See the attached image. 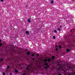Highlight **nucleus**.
<instances>
[{
    "instance_id": "32",
    "label": "nucleus",
    "mask_w": 75,
    "mask_h": 75,
    "mask_svg": "<svg viewBox=\"0 0 75 75\" xmlns=\"http://www.w3.org/2000/svg\"><path fill=\"white\" fill-rule=\"evenodd\" d=\"M68 75H71L70 74H69Z\"/></svg>"
},
{
    "instance_id": "6",
    "label": "nucleus",
    "mask_w": 75,
    "mask_h": 75,
    "mask_svg": "<svg viewBox=\"0 0 75 75\" xmlns=\"http://www.w3.org/2000/svg\"><path fill=\"white\" fill-rule=\"evenodd\" d=\"M25 33H26V34L27 35H28L29 34V32H28V31H26Z\"/></svg>"
},
{
    "instance_id": "12",
    "label": "nucleus",
    "mask_w": 75,
    "mask_h": 75,
    "mask_svg": "<svg viewBox=\"0 0 75 75\" xmlns=\"http://www.w3.org/2000/svg\"><path fill=\"white\" fill-rule=\"evenodd\" d=\"M57 31L56 30H54V33H57Z\"/></svg>"
},
{
    "instance_id": "30",
    "label": "nucleus",
    "mask_w": 75,
    "mask_h": 75,
    "mask_svg": "<svg viewBox=\"0 0 75 75\" xmlns=\"http://www.w3.org/2000/svg\"><path fill=\"white\" fill-rule=\"evenodd\" d=\"M58 75H61V74H59Z\"/></svg>"
},
{
    "instance_id": "18",
    "label": "nucleus",
    "mask_w": 75,
    "mask_h": 75,
    "mask_svg": "<svg viewBox=\"0 0 75 75\" xmlns=\"http://www.w3.org/2000/svg\"><path fill=\"white\" fill-rule=\"evenodd\" d=\"M2 74H3V75H6V74H5V73H4V72H3Z\"/></svg>"
},
{
    "instance_id": "28",
    "label": "nucleus",
    "mask_w": 75,
    "mask_h": 75,
    "mask_svg": "<svg viewBox=\"0 0 75 75\" xmlns=\"http://www.w3.org/2000/svg\"><path fill=\"white\" fill-rule=\"evenodd\" d=\"M56 47H58V46L57 45H56Z\"/></svg>"
},
{
    "instance_id": "10",
    "label": "nucleus",
    "mask_w": 75,
    "mask_h": 75,
    "mask_svg": "<svg viewBox=\"0 0 75 75\" xmlns=\"http://www.w3.org/2000/svg\"><path fill=\"white\" fill-rule=\"evenodd\" d=\"M66 51H67V52H69V51H70V50H69V49H67Z\"/></svg>"
},
{
    "instance_id": "31",
    "label": "nucleus",
    "mask_w": 75,
    "mask_h": 75,
    "mask_svg": "<svg viewBox=\"0 0 75 75\" xmlns=\"http://www.w3.org/2000/svg\"><path fill=\"white\" fill-rule=\"evenodd\" d=\"M59 28H61V26H60V27H59Z\"/></svg>"
},
{
    "instance_id": "21",
    "label": "nucleus",
    "mask_w": 75,
    "mask_h": 75,
    "mask_svg": "<svg viewBox=\"0 0 75 75\" xmlns=\"http://www.w3.org/2000/svg\"><path fill=\"white\" fill-rule=\"evenodd\" d=\"M32 57H34V54H32Z\"/></svg>"
},
{
    "instance_id": "29",
    "label": "nucleus",
    "mask_w": 75,
    "mask_h": 75,
    "mask_svg": "<svg viewBox=\"0 0 75 75\" xmlns=\"http://www.w3.org/2000/svg\"><path fill=\"white\" fill-rule=\"evenodd\" d=\"M26 7L27 8V7H28V6H26Z\"/></svg>"
},
{
    "instance_id": "24",
    "label": "nucleus",
    "mask_w": 75,
    "mask_h": 75,
    "mask_svg": "<svg viewBox=\"0 0 75 75\" xmlns=\"http://www.w3.org/2000/svg\"><path fill=\"white\" fill-rule=\"evenodd\" d=\"M33 60H35V58H33Z\"/></svg>"
},
{
    "instance_id": "27",
    "label": "nucleus",
    "mask_w": 75,
    "mask_h": 75,
    "mask_svg": "<svg viewBox=\"0 0 75 75\" xmlns=\"http://www.w3.org/2000/svg\"><path fill=\"white\" fill-rule=\"evenodd\" d=\"M10 74L11 75H12V74H11V73H10Z\"/></svg>"
},
{
    "instance_id": "25",
    "label": "nucleus",
    "mask_w": 75,
    "mask_h": 75,
    "mask_svg": "<svg viewBox=\"0 0 75 75\" xmlns=\"http://www.w3.org/2000/svg\"><path fill=\"white\" fill-rule=\"evenodd\" d=\"M1 42V40L0 39V42Z\"/></svg>"
},
{
    "instance_id": "23",
    "label": "nucleus",
    "mask_w": 75,
    "mask_h": 75,
    "mask_svg": "<svg viewBox=\"0 0 75 75\" xmlns=\"http://www.w3.org/2000/svg\"><path fill=\"white\" fill-rule=\"evenodd\" d=\"M3 1H4V0H1V2Z\"/></svg>"
},
{
    "instance_id": "5",
    "label": "nucleus",
    "mask_w": 75,
    "mask_h": 75,
    "mask_svg": "<svg viewBox=\"0 0 75 75\" xmlns=\"http://www.w3.org/2000/svg\"><path fill=\"white\" fill-rule=\"evenodd\" d=\"M54 59H55V56H53L52 58V61H53L54 60Z\"/></svg>"
},
{
    "instance_id": "1",
    "label": "nucleus",
    "mask_w": 75,
    "mask_h": 75,
    "mask_svg": "<svg viewBox=\"0 0 75 75\" xmlns=\"http://www.w3.org/2000/svg\"><path fill=\"white\" fill-rule=\"evenodd\" d=\"M44 64L45 65H46V66H45V68L46 69H47V68H49V66L48 65V64L47 63H44Z\"/></svg>"
},
{
    "instance_id": "26",
    "label": "nucleus",
    "mask_w": 75,
    "mask_h": 75,
    "mask_svg": "<svg viewBox=\"0 0 75 75\" xmlns=\"http://www.w3.org/2000/svg\"><path fill=\"white\" fill-rule=\"evenodd\" d=\"M70 31H71V32H72V30H71Z\"/></svg>"
},
{
    "instance_id": "11",
    "label": "nucleus",
    "mask_w": 75,
    "mask_h": 75,
    "mask_svg": "<svg viewBox=\"0 0 75 75\" xmlns=\"http://www.w3.org/2000/svg\"><path fill=\"white\" fill-rule=\"evenodd\" d=\"M27 54L28 55H30V53L29 52H27Z\"/></svg>"
},
{
    "instance_id": "4",
    "label": "nucleus",
    "mask_w": 75,
    "mask_h": 75,
    "mask_svg": "<svg viewBox=\"0 0 75 75\" xmlns=\"http://www.w3.org/2000/svg\"><path fill=\"white\" fill-rule=\"evenodd\" d=\"M30 67V65H28V67H26V68L27 70H29V67Z\"/></svg>"
},
{
    "instance_id": "16",
    "label": "nucleus",
    "mask_w": 75,
    "mask_h": 75,
    "mask_svg": "<svg viewBox=\"0 0 75 75\" xmlns=\"http://www.w3.org/2000/svg\"><path fill=\"white\" fill-rule=\"evenodd\" d=\"M51 4H52V3H54V1H51Z\"/></svg>"
},
{
    "instance_id": "14",
    "label": "nucleus",
    "mask_w": 75,
    "mask_h": 75,
    "mask_svg": "<svg viewBox=\"0 0 75 75\" xmlns=\"http://www.w3.org/2000/svg\"><path fill=\"white\" fill-rule=\"evenodd\" d=\"M57 30L58 31H60V30H61V29H60V28H58Z\"/></svg>"
},
{
    "instance_id": "3",
    "label": "nucleus",
    "mask_w": 75,
    "mask_h": 75,
    "mask_svg": "<svg viewBox=\"0 0 75 75\" xmlns=\"http://www.w3.org/2000/svg\"><path fill=\"white\" fill-rule=\"evenodd\" d=\"M60 68H58V69L57 72L58 73H61V72H60Z\"/></svg>"
},
{
    "instance_id": "8",
    "label": "nucleus",
    "mask_w": 75,
    "mask_h": 75,
    "mask_svg": "<svg viewBox=\"0 0 75 75\" xmlns=\"http://www.w3.org/2000/svg\"><path fill=\"white\" fill-rule=\"evenodd\" d=\"M10 69V67L9 66H8L6 69L7 71H8V69Z\"/></svg>"
},
{
    "instance_id": "13",
    "label": "nucleus",
    "mask_w": 75,
    "mask_h": 75,
    "mask_svg": "<svg viewBox=\"0 0 75 75\" xmlns=\"http://www.w3.org/2000/svg\"><path fill=\"white\" fill-rule=\"evenodd\" d=\"M4 59L3 58H2L1 59H0V61H1L3 60Z\"/></svg>"
},
{
    "instance_id": "17",
    "label": "nucleus",
    "mask_w": 75,
    "mask_h": 75,
    "mask_svg": "<svg viewBox=\"0 0 75 75\" xmlns=\"http://www.w3.org/2000/svg\"><path fill=\"white\" fill-rule=\"evenodd\" d=\"M2 43H0V47H1L2 46Z\"/></svg>"
},
{
    "instance_id": "35",
    "label": "nucleus",
    "mask_w": 75,
    "mask_h": 75,
    "mask_svg": "<svg viewBox=\"0 0 75 75\" xmlns=\"http://www.w3.org/2000/svg\"><path fill=\"white\" fill-rule=\"evenodd\" d=\"M19 67H20V65H19Z\"/></svg>"
},
{
    "instance_id": "36",
    "label": "nucleus",
    "mask_w": 75,
    "mask_h": 75,
    "mask_svg": "<svg viewBox=\"0 0 75 75\" xmlns=\"http://www.w3.org/2000/svg\"><path fill=\"white\" fill-rule=\"evenodd\" d=\"M61 67L62 68V67Z\"/></svg>"
},
{
    "instance_id": "9",
    "label": "nucleus",
    "mask_w": 75,
    "mask_h": 75,
    "mask_svg": "<svg viewBox=\"0 0 75 75\" xmlns=\"http://www.w3.org/2000/svg\"><path fill=\"white\" fill-rule=\"evenodd\" d=\"M15 72L16 73H18V71L16 69L15 70Z\"/></svg>"
},
{
    "instance_id": "33",
    "label": "nucleus",
    "mask_w": 75,
    "mask_h": 75,
    "mask_svg": "<svg viewBox=\"0 0 75 75\" xmlns=\"http://www.w3.org/2000/svg\"><path fill=\"white\" fill-rule=\"evenodd\" d=\"M69 19H68L69 20Z\"/></svg>"
},
{
    "instance_id": "19",
    "label": "nucleus",
    "mask_w": 75,
    "mask_h": 75,
    "mask_svg": "<svg viewBox=\"0 0 75 75\" xmlns=\"http://www.w3.org/2000/svg\"><path fill=\"white\" fill-rule=\"evenodd\" d=\"M53 38H54V39H55V36H53Z\"/></svg>"
},
{
    "instance_id": "2",
    "label": "nucleus",
    "mask_w": 75,
    "mask_h": 75,
    "mask_svg": "<svg viewBox=\"0 0 75 75\" xmlns=\"http://www.w3.org/2000/svg\"><path fill=\"white\" fill-rule=\"evenodd\" d=\"M47 61H48V62H51V59L50 58H49L48 59H44V62H47Z\"/></svg>"
},
{
    "instance_id": "34",
    "label": "nucleus",
    "mask_w": 75,
    "mask_h": 75,
    "mask_svg": "<svg viewBox=\"0 0 75 75\" xmlns=\"http://www.w3.org/2000/svg\"><path fill=\"white\" fill-rule=\"evenodd\" d=\"M59 65H60V64H59Z\"/></svg>"
},
{
    "instance_id": "15",
    "label": "nucleus",
    "mask_w": 75,
    "mask_h": 75,
    "mask_svg": "<svg viewBox=\"0 0 75 75\" xmlns=\"http://www.w3.org/2000/svg\"><path fill=\"white\" fill-rule=\"evenodd\" d=\"M59 48L61 49L62 48V47H61V45H59Z\"/></svg>"
},
{
    "instance_id": "20",
    "label": "nucleus",
    "mask_w": 75,
    "mask_h": 75,
    "mask_svg": "<svg viewBox=\"0 0 75 75\" xmlns=\"http://www.w3.org/2000/svg\"><path fill=\"white\" fill-rule=\"evenodd\" d=\"M56 51H58V48H56Z\"/></svg>"
},
{
    "instance_id": "22",
    "label": "nucleus",
    "mask_w": 75,
    "mask_h": 75,
    "mask_svg": "<svg viewBox=\"0 0 75 75\" xmlns=\"http://www.w3.org/2000/svg\"><path fill=\"white\" fill-rule=\"evenodd\" d=\"M37 57H38L39 56V54H38L37 55Z\"/></svg>"
},
{
    "instance_id": "7",
    "label": "nucleus",
    "mask_w": 75,
    "mask_h": 75,
    "mask_svg": "<svg viewBox=\"0 0 75 75\" xmlns=\"http://www.w3.org/2000/svg\"><path fill=\"white\" fill-rule=\"evenodd\" d=\"M28 23H31V20L30 18H29L28 20Z\"/></svg>"
}]
</instances>
